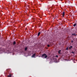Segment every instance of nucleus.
I'll use <instances>...</instances> for the list:
<instances>
[{
    "mask_svg": "<svg viewBox=\"0 0 77 77\" xmlns=\"http://www.w3.org/2000/svg\"><path fill=\"white\" fill-rule=\"evenodd\" d=\"M42 57L43 59H46L47 57L48 56L46 55V54H44L42 55Z\"/></svg>",
    "mask_w": 77,
    "mask_h": 77,
    "instance_id": "f257e3e1",
    "label": "nucleus"
},
{
    "mask_svg": "<svg viewBox=\"0 0 77 77\" xmlns=\"http://www.w3.org/2000/svg\"><path fill=\"white\" fill-rule=\"evenodd\" d=\"M36 56V54H34L32 55V57H34Z\"/></svg>",
    "mask_w": 77,
    "mask_h": 77,
    "instance_id": "f03ea898",
    "label": "nucleus"
},
{
    "mask_svg": "<svg viewBox=\"0 0 77 77\" xmlns=\"http://www.w3.org/2000/svg\"><path fill=\"white\" fill-rule=\"evenodd\" d=\"M72 35H73V36H76V35H77L75 34V33H72Z\"/></svg>",
    "mask_w": 77,
    "mask_h": 77,
    "instance_id": "7ed1b4c3",
    "label": "nucleus"
},
{
    "mask_svg": "<svg viewBox=\"0 0 77 77\" xmlns=\"http://www.w3.org/2000/svg\"><path fill=\"white\" fill-rule=\"evenodd\" d=\"M62 14H63V17H64V16L65 15V12H63Z\"/></svg>",
    "mask_w": 77,
    "mask_h": 77,
    "instance_id": "20e7f679",
    "label": "nucleus"
},
{
    "mask_svg": "<svg viewBox=\"0 0 77 77\" xmlns=\"http://www.w3.org/2000/svg\"><path fill=\"white\" fill-rule=\"evenodd\" d=\"M60 51H61V50H60L58 51V54H61V53H60Z\"/></svg>",
    "mask_w": 77,
    "mask_h": 77,
    "instance_id": "39448f33",
    "label": "nucleus"
},
{
    "mask_svg": "<svg viewBox=\"0 0 77 77\" xmlns=\"http://www.w3.org/2000/svg\"><path fill=\"white\" fill-rule=\"evenodd\" d=\"M16 44V42H15V41H14V42H13V45H15V44Z\"/></svg>",
    "mask_w": 77,
    "mask_h": 77,
    "instance_id": "423d86ee",
    "label": "nucleus"
},
{
    "mask_svg": "<svg viewBox=\"0 0 77 77\" xmlns=\"http://www.w3.org/2000/svg\"><path fill=\"white\" fill-rule=\"evenodd\" d=\"M41 34V32H39L38 33V36H39V35H40V34Z\"/></svg>",
    "mask_w": 77,
    "mask_h": 77,
    "instance_id": "0eeeda50",
    "label": "nucleus"
},
{
    "mask_svg": "<svg viewBox=\"0 0 77 77\" xmlns=\"http://www.w3.org/2000/svg\"><path fill=\"white\" fill-rule=\"evenodd\" d=\"M52 59H53L54 60V59H55V60H56V58H55V57H53Z\"/></svg>",
    "mask_w": 77,
    "mask_h": 77,
    "instance_id": "6e6552de",
    "label": "nucleus"
},
{
    "mask_svg": "<svg viewBox=\"0 0 77 77\" xmlns=\"http://www.w3.org/2000/svg\"><path fill=\"white\" fill-rule=\"evenodd\" d=\"M8 77H12V75L11 74H10L8 76Z\"/></svg>",
    "mask_w": 77,
    "mask_h": 77,
    "instance_id": "1a4fd4ad",
    "label": "nucleus"
},
{
    "mask_svg": "<svg viewBox=\"0 0 77 77\" xmlns=\"http://www.w3.org/2000/svg\"><path fill=\"white\" fill-rule=\"evenodd\" d=\"M69 49H71V48H72V46H70L69 48Z\"/></svg>",
    "mask_w": 77,
    "mask_h": 77,
    "instance_id": "9d476101",
    "label": "nucleus"
},
{
    "mask_svg": "<svg viewBox=\"0 0 77 77\" xmlns=\"http://www.w3.org/2000/svg\"><path fill=\"white\" fill-rule=\"evenodd\" d=\"M27 50V47H26L25 48V51H26V50Z\"/></svg>",
    "mask_w": 77,
    "mask_h": 77,
    "instance_id": "9b49d317",
    "label": "nucleus"
},
{
    "mask_svg": "<svg viewBox=\"0 0 77 77\" xmlns=\"http://www.w3.org/2000/svg\"><path fill=\"white\" fill-rule=\"evenodd\" d=\"M76 26V23L74 24V25H73V26Z\"/></svg>",
    "mask_w": 77,
    "mask_h": 77,
    "instance_id": "f8f14e48",
    "label": "nucleus"
},
{
    "mask_svg": "<svg viewBox=\"0 0 77 77\" xmlns=\"http://www.w3.org/2000/svg\"><path fill=\"white\" fill-rule=\"evenodd\" d=\"M66 50H68V47H67L66 49Z\"/></svg>",
    "mask_w": 77,
    "mask_h": 77,
    "instance_id": "ddd939ff",
    "label": "nucleus"
},
{
    "mask_svg": "<svg viewBox=\"0 0 77 77\" xmlns=\"http://www.w3.org/2000/svg\"><path fill=\"white\" fill-rule=\"evenodd\" d=\"M47 46L48 47H50V45H48Z\"/></svg>",
    "mask_w": 77,
    "mask_h": 77,
    "instance_id": "4468645a",
    "label": "nucleus"
},
{
    "mask_svg": "<svg viewBox=\"0 0 77 77\" xmlns=\"http://www.w3.org/2000/svg\"><path fill=\"white\" fill-rule=\"evenodd\" d=\"M72 53L73 54H74V52H72Z\"/></svg>",
    "mask_w": 77,
    "mask_h": 77,
    "instance_id": "2eb2a0df",
    "label": "nucleus"
},
{
    "mask_svg": "<svg viewBox=\"0 0 77 77\" xmlns=\"http://www.w3.org/2000/svg\"><path fill=\"white\" fill-rule=\"evenodd\" d=\"M56 57H58V55H56Z\"/></svg>",
    "mask_w": 77,
    "mask_h": 77,
    "instance_id": "dca6fc26",
    "label": "nucleus"
},
{
    "mask_svg": "<svg viewBox=\"0 0 77 77\" xmlns=\"http://www.w3.org/2000/svg\"><path fill=\"white\" fill-rule=\"evenodd\" d=\"M71 42H72H72H73V41H71Z\"/></svg>",
    "mask_w": 77,
    "mask_h": 77,
    "instance_id": "f3484780",
    "label": "nucleus"
},
{
    "mask_svg": "<svg viewBox=\"0 0 77 77\" xmlns=\"http://www.w3.org/2000/svg\"><path fill=\"white\" fill-rule=\"evenodd\" d=\"M56 18H57V16L56 17Z\"/></svg>",
    "mask_w": 77,
    "mask_h": 77,
    "instance_id": "a211bd4d",
    "label": "nucleus"
},
{
    "mask_svg": "<svg viewBox=\"0 0 77 77\" xmlns=\"http://www.w3.org/2000/svg\"><path fill=\"white\" fill-rule=\"evenodd\" d=\"M59 45H60V43L59 44Z\"/></svg>",
    "mask_w": 77,
    "mask_h": 77,
    "instance_id": "6ab92c4d",
    "label": "nucleus"
},
{
    "mask_svg": "<svg viewBox=\"0 0 77 77\" xmlns=\"http://www.w3.org/2000/svg\"><path fill=\"white\" fill-rule=\"evenodd\" d=\"M8 69H7V70H8Z\"/></svg>",
    "mask_w": 77,
    "mask_h": 77,
    "instance_id": "aec40b11",
    "label": "nucleus"
}]
</instances>
